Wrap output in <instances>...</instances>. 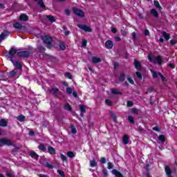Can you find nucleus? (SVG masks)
Returning a JSON list of instances; mask_svg holds the SVG:
<instances>
[{
    "label": "nucleus",
    "mask_w": 177,
    "mask_h": 177,
    "mask_svg": "<svg viewBox=\"0 0 177 177\" xmlns=\"http://www.w3.org/2000/svg\"><path fill=\"white\" fill-rule=\"evenodd\" d=\"M43 41L46 46V48H48L49 49H50V48H52V37H49V36H44L43 37Z\"/></svg>",
    "instance_id": "f257e3e1"
},
{
    "label": "nucleus",
    "mask_w": 177,
    "mask_h": 177,
    "mask_svg": "<svg viewBox=\"0 0 177 177\" xmlns=\"http://www.w3.org/2000/svg\"><path fill=\"white\" fill-rule=\"evenodd\" d=\"M16 53H17V50L15 47H12L8 52V57H10L12 63H15V59H13V57Z\"/></svg>",
    "instance_id": "f03ea898"
},
{
    "label": "nucleus",
    "mask_w": 177,
    "mask_h": 177,
    "mask_svg": "<svg viewBox=\"0 0 177 177\" xmlns=\"http://www.w3.org/2000/svg\"><path fill=\"white\" fill-rule=\"evenodd\" d=\"M50 95L55 96V97H59L62 95V92L57 88H52L49 90Z\"/></svg>",
    "instance_id": "7ed1b4c3"
},
{
    "label": "nucleus",
    "mask_w": 177,
    "mask_h": 177,
    "mask_svg": "<svg viewBox=\"0 0 177 177\" xmlns=\"http://www.w3.org/2000/svg\"><path fill=\"white\" fill-rule=\"evenodd\" d=\"M7 145V146H14L12 143V141L8 138H1L0 139V147L2 146Z\"/></svg>",
    "instance_id": "20e7f679"
},
{
    "label": "nucleus",
    "mask_w": 177,
    "mask_h": 177,
    "mask_svg": "<svg viewBox=\"0 0 177 177\" xmlns=\"http://www.w3.org/2000/svg\"><path fill=\"white\" fill-rule=\"evenodd\" d=\"M17 55L19 57L27 58V57H30V55H31V52L28 50L19 51L17 53Z\"/></svg>",
    "instance_id": "39448f33"
},
{
    "label": "nucleus",
    "mask_w": 177,
    "mask_h": 177,
    "mask_svg": "<svg viewBox=\"0 0 177 177\" xmlns=\"http://www.w3.org/2000/svg\"><path fill=\"white\" fill-rule=\"evenodd\" d=\"M73 13H75L76 16H79V17H84L85 13H84V11H82V10L74 7L73 8Z\"/></svg>",
    "instance_id": "423d86ee"
},
{
    "label": "nucleus",
    "mask_w": 177,
    "mask_h": 177,
    "mask_svg": "<svg viewBox=\"0 0 177 177\" xmlns=\"http://www.w3.org/2000/svg\"><path fill=\"white\" fill-rule=\"evenodd\" d=\"M151 74H152V77L153 78H157V77H160L162 81H164L165 78L164 76L162 75V74H161V73L160 72H156L153 70H151Z\"/></svg>",
    "instance_id": "0eeeda50"
},
{
    "label": "nucleus",
    "mask_w": 177,
    "mask_h": 177,
    "mask_svg": "<svg viewBox=\"0 0 177 177\" xmlns=\"http://www.w3.org/2000/svg\"><path fill=\"white\" fill-rule=\"evenodd\" d=\"M77 27L79 28H81V30H83V31H86L88 32H91V31H92V29H91V28L86 26V25L77 24Z\"/></svg>",
    "instance_id": "6e6552de"
},
{
    "label": "nucleus",
    "mask_w": 177,
    "mask_h": 177,
    "mask_svg": "<svg viewBox=\"0 0 177 177\" xmlns=\"http://www.w3.org/2000/svg\"><path fill=\"white\" fill-rule=\"evenodd\" d=\"M9 35H10V32L8 30H4L0 35V41H3V39L6 38V37H9Z\"/></svg>",
    "instance_id": "1a4fd4ad"
},
{
    "label": "nucleus",
    "mask_w": 177,
    "mask_h": 177,
    "mask_svg": "<svg viewBox=\"0 0 177 177\" xmlns=\"http://www.w3.org/2000/svg\"><path fill=\"white\" fill-rule=\"evenodd\" d=\"M114 46V43L111 40H108L105 42V48L106 49H113V47Z\"/></svg>",
    "instance_id": "9d476101"
},
{
    "label": "nucleus",
    "mask_w": 177,
    "mask_h": 177,
    "mask_svg": "<svg viewBox=\"0 0 177 177\" xmlns=\"http://www.w3.org/2000/svg\"><path fill=\"white\" fill-rule=\"evenodd\" d=\"M165 171L167 177H172V176H171L172 174V170L171 169V167H169V166H166L165 167Z\"/></svg>",
    "instance_id": "9b49d317"
},
{
    "label": "nucleus",
    "mask_w": 177,
    "mask_h": 177,
    "mask_svg": "<svg viewBox=\"0 0 177 177\" xmlns=\"http://www.w3.org/2000/svg\"><path fill=\"white\" fill-rule=\"evenodd\" d=\"M8 122L9 121L6 119L2 118L0 120V127H3V128H5L6 127H8Z\"/></svg>",
    "instance_id": "f8f14e48"
},
{
    "label": "nucleus",
    "mask_w": 177,
    "mask_h": 177,
    "mask_svg": "<svg viewBox=\"0 0 177 177\" xmlns=\"http://www.w3.org/2000/svg\"><path fill=\"white\" fill-rule=\"evenodd\" d=\"M19 20L21 21H28V17L26 14H21L19 15Z\"/></svg>",
    "instance_id": "ddd939ff"
},
{
    "label": "nucleus",
    "mask_w": 177,
    "mask_h": 177,
    "mask_svg": "<svg viewBox=\"0 0 177 177\" xmlns=\"http://www.w3.org/2000/svg\"><path fill=\"white\" fill-rule=\"evenodd\" d=\"M48 153H49V154H50L51 156H55V154H56V150L55 149V148H53V147L48 146Z\"/></svg>",
    "instance_id": "4468645a"
},
{
    "label": "nucleus",
    "mask_w": 177,
    "mask_h": 177,
    "mask_svg": "<svg viewBox=\"0 0 177 177\" xmlns=\"http://www.w3.org/2000/svg\"><path fill=\"white\" fill-rule=\"evenodd\" d=\"M29 156H30V157H32V158H34L35 160H38V158H39V156L37 154V153H35V151H30L29 152Z\"/></svg>",
    "instance_id": "2eb2a0df"
},
{
    "label": "nucleus",
    "mask_w": 177,
    "mask_h": 177,
    "mask_svg": "<svg viewBox=\"0 0 177 177\" xmlns=\"http://www.w3.org/2000/svg\"><path fill=\"white\" fill-rule=\"evenodd\" d=\"M112 174H113V175H115V176H116V177H124L122 174H121V172H120L117 169L112 170Z\"/></svg>",
    "instance_id": "dca6fc26"
},
{
    "label": "nucleus",
    "mask_w": 177,
    "mask_h": 177,
    "mask_svg": "<svg viewBox=\"0 0 177 177\" xmlns=\"http://www.w3.org/2000/svg\"><path fill=\"white\" fill-rule=\"evenodd\" d=\"M111 93H113V95H122V93L120 91L119 89L115 88H111Z\"/></svg>",
    "instance_id": "f3484780"
},
{
    "label": "nucleus",
    "mask_w": 177,
    "mask_h": 177,
    "mask_svg": "<svg viewBox=\"0 0 177 177\" xmlns=\"http://www.w3.org/2000/svg\"><path fill=\"white\" fill-rule=\"evenodd\" d=\"M13 27L17 30H21V28H23V25L19 22H15L13 24Z\"/></svg>",
    "instance_id": "a211bd4d"
},
{
    "label": "nucleus",
    "mask_w": 177,
    "mask_h": 177,
    "mask_svg": "<svg viewBox=\"0 0 177 177\" xmlns=\"http://www.w3.org/2000/svg\"><path fill=\"white\" fill-rule=\"evenodd\" d=\"M118 79L120 82H124V81H125V73L124 71L120 73Z\"/></svg>",
    "instance_id": "6ab92c4d"
},
{
    "label": "nucleus",
    "mask_w": 177,
    "mask_h": 177,
    "mask_svg": "<svg viewBox=\"0 0 177 177\" xmlns=\"http://www.w3.org/2000/svg\"><path fill=\"white\" fill-rule=\"evenodd\" d=\"M151 15H152V16H153V17L158 19V12H157V10H156V9L152 8L151 10Z\"/></svg>",
    "instance_id": "aec40b11"
},
{
    "label": "nucleus",
    "mask_w": 177,
    "mask_h": 177,
    "mask_svg": "<svg viewBox=\"0 0 177 177\" xmlns=\"http://www.w3.org/2000/svg\"><path fill=\"white\" fill-rule=\"evenodd\" d=\"M102 62V59L96 57H92V63L94 64H96L97 63H100Z\"/></svg>",
    "instance_id": "412c9836"
},
{
    "label": "nucleus",
    "mask_w": 177,
    "mask_h": 177,
    "mask_svg": "<svg viewBox=\"0 0 177 177\" xmlns=\"http://www.w3.org/2000/svg\"><path fill=\"white\" fill-rule=\"evenodd\" d=\"M122 142L124 145H128V143H129V137L127 135H124L122 138Z\"/></svg>",
    "instance_id": "4be33fe9"
},
{
    "label": "nucleus",
    "mask_w": 177,
    "mask_h": 177,
    "mask_svg": "<svg viewBox=\"0 0 177 177\" xmlns=\"http://www.w3.org/2000/svg\"><path fill=\"white\" fill-rule=\"evenodd\" d=\"M134 66L138 70H140V68H142V65L140 64V62H139V61L136 59L134 60Z\"/></svg>",
    "instance_id": "5701e85b"
},
{
    "label": "nucleus",
    "mask_w": 177,
    "mask_h": 177,
    "mask_svg": "<svg viewBox=\"0 0 177 177\" xmlns=\"http://www.w3.org/2000/svg\"><path fill=\"white\" fill-rule=\"evenodd\" d=\"M46 17L49 20V21H50V23H55V21H56V19H55L53 15H46Z\"/></svg>",
    "instance_id": "b1692460"
},
{
    "label": "nucleus",
    "mask_w": 177,
    "mask_h": 177,
    "mask_svg": "<svg viewBox=\"0 0 177 177\" xmlns=\"http://www.w3.org/2000/svg\"><path fill=\"white\" fill-rule=\"evenodd\" d=\"M153 63H157L158 64H162V59H161L160 56H158L155 57V62Z\"/></svg>",
    "instance_id": "393cba45"
},
{
    "label": "nucleus",
    "mask_w": 177,
    "mask_h": 177,
    "mask_svg": "<svg viewBox=\"0 0 177 177\" xmlns=\"http://www.w3.org/2000/svg\"><path fill=\"white\" fill-rule=\"evenodd\" d=\"M153 4H154V6L156 8H157L158 9H159V10H162V7H161V6L160 5V3L158 2V1L157 0H155L153 1Z\"/></svg>",
    "instance_id": "a878e982"
},
{
    "label": "nucleus",
    "mask_w": 177,
    "mask_h": 177,
    "mask_svg": "<svg viewBox=\"0 0 177 177\" xmlns=\"http://www.w3.org/2000/svg\"><path fill=\"white\" fill-rule=\"evenodd\" d=\"M79 107H80V110L81 112V116L82 117V113H85V111H86V109L85 108V106H84L82 104H80Z\"/></svg>",
    "instance_id": "bb28decb"
},
{
    "label": "nucleus",
    "mask_w": 177,
    "mask_h": 177,
    "mask_svg": "<svg viewBox=\"0 0 177 177\" xmlns=\"http://www.w3.org/2000/svg\"><path fill=\"white\" fill-rule=\"evenodd\" d=\"M17 120L20 121V122H24V121H26V116L20 115L17 118Z\"/></svg>",
    "instance_id": "cd10ccee"
},
{
    "label": "nucleus",
    "mask_w": 177,
    "mask_h": 177,
    "mask_svg": "<svg viewBox=\"0 0 177 177\" xmlns=\"http://www.w3.org/2000/svg\"><path fill=\"white\" fill-rule=\"evenodd\" d=\"M13 64L17 68H18L19 70H21L22 66H21V64H20L19 61H15V62L14 61Z\"/></svg>",
    "instance_id": "c85d7f7f"
},
{
    "label": "nucleus",
    "mask_w": 177,
    "mask_h": 177,
    "mask_svg": "<svg viewBox=\"0 0 177 177\" xmlns=\"http://www.w3.org/2000/svg\"><path fill=\"white\" fill-rule=\"evenodd\" d=\"M90 167H91V168H93V167H97V162L95 159H93L90 162Z\"/></svg>",
    "instance_id": "c756f323"
},
{
    "label": "nucleus",
    "mask_w": 177,
    "mask_h": 177,
    "mask_svg": "<svg viewBox=\"0 0 177 177\" xmlns=\"http://www.w3.org/2000/svg\"><path fill=\"white\" fill-rule=\"evenodd\" d=\"M66 156H68V157L70 158H74V157H75V153H74L73 151H68L66 153Z\"/></svg>",
    "instance_id": "7c9ffc66"
},
{
    "label": "nucleus",
    "mask_w": 177,
    "mask_h": 177,
    "mask_svg": "<svg viewBox=\"0 0 177 177\" xmlns=\"http://www.w3.org/2000/svg\"><path fill=\"white\" fill-rule=\"evenodd\" d=\"M38 149H40L41 151H46V147L43 144H41L38 146Z\"/></svg>",
    "instance_id": "2f4dec72"
},
{
    "label": "nucleus",
    "mask_w": 177,
    "mask_h": 177,
    "mask_svg": "<svg viewBox=\"0 0 177 177\" xmlns=\"http://www.w3.org/2000/svg\"><path fill=\"white\" fill-rule=\"evenodd\" d=\"M38 5L40 6V8L44 9L45 8V3H44L43 0H39L38 1Z\"/></svg>",
    "instance_id": "473e14b6"
},
{
    "label": "nucleus",
    "mask_w": 177,
    "mask_h": 177,
    "mask_svg": "<svg viewBox=\"0 0 177 177\" xmlns=\"http://www.w3.org/2000/svg\"><path fill=\"white\" fill-rule=\"evenodd\" d=\"M128 120H129L130 124H135V119L133 118L132 115H129Z\"/></svg>",
    "instance_id": "72a5a7b5"
},
{
    "label": "nucleus",
    "mask_w": 177,
    "mask_h": 177,
    "mask_svg": "<svg viewBox=\"0 0 177 177\" xmlns=\"http://www.w3.org/2000/svg\"><path fill=\"white\" fill-rule=\"evenodd\" d=\"M162 35H163L165 39H166V41H168L170 38L169 35L168 33H167V32H163Z\"/></svg>",
    "instance_id": "f704fd0d"
},
{
    "label": "nucleus",
    "mask_w": 177,
    "mask_h": 177,
    "mask_svg": "<svg viewBox=\"0 0 177 177\" xmlns=\"http://www.w3.org/2000/svg\"><path fill=\"white\" fill-rule=\"evenodd\" d=\"M111 117L113 118L114 122H118L117 120V116H115V114L114 113H111Z\"/></svg>",
    "instance_id": "c9c22d12"
},
{
    "label": "nucleus",
    "mask_w": 177,
    "mask_h": 177,
    "mask_svg": "<svg viewBox=\"0 0 177 177\" xmlns=\"http://www.w3.org/2000/svg\"><path fill=\"white\" fill-rule=\"evenodd\" d=\"M158 139L160 142H162V143H164V142H165V136L160 135Z\"/></svg>",
    "instance_id": "e433bc0d"
},
{
    "label": "nucleus",
    "mask_w": 177,
    "mask_h": 177,
    "mask_svg": "<svg viewBox=\"0 0 177 177\" xmlns=\"http://www.w3.org/2000/svg\"><path fill=\"white\" fill-rule=\"evenodd\" d=\"M38 50L41 53H44V52H45L46 50V49L44 46H40L38 47Z\"/></svg>",
    "instance_id": "4c0bfd02"
},
{
    "label": "nucleus",
    "mask_w": 177,
    "mask_h": 177,
    "mask_svg": "<svg viewBox=\"0 0 177 177\" xmlns=\"http://www.w3.org/2000/svg\"><path fill=\"white\" fill-rule=\"evenodd\" d=\"M64 109L65 110H68V111H71L72 110L71 105H70L68 103L66 104Z\"/></svg>",
    "instance_id": "58836bf2"
},
{
    "label": "nucleus",
    "mask_w": 177,
    "mask_h": 177,
    "mask_svg": "<svg viewBox=\"0 0 177 177\" xmlns=\"http://www.w3.org/2000/svg\"><path fill=\"white\" fill-rule=\"evenodd\" d=\"M71 133H73V135H75L77 133V129H75V127L73 125L71 126Z\"/></svg>",
    "instance_id": "ea45409f"
},
{
    "label": "nucleus",
    "mask_w": 177,
    "mask_h": 177,
    "mask_svg": "<svg viewBox=\"0 0 177 177\" xmlns=\"http://www.w3.org/2000/svg\"><path fill=\"white\" fill-rule=\"evenodd\" d=\"M148 59L149 62H152L153 63L156 62V57H154L153 55H149Z\"/></svg>",
    "instance_id": "a19ab883"
},
{
    "label": "nucleus",
    "mask_w": 177,
    "mask_h": 177,
    "mask_svg": "<svg viewBox=\"0 0 177 177\" xmlns=\"http://www.w3.org/2000/svg\"><path fill=\"white\" fill-rule=\"evenodd\" d=\"M59 48L62 49V50H64L66 49V44H64L63 42L60 43Z\"/></svg>",
    "instance_id": "79ce46f5"
},
{
    "label": "nucleus",
    "mask_w": 177,
    "mask_h": 177,
    "mask_svg": "<svg viewBox=\"0 0 177 177\" xmlns=\"http://www.w3.org/2000/svg\"><path fill=\"white\" fill-rule=\"evenodd\" d=\"M66 93H68V95H71V93H73V89L71 87L66 88Z\"/></svg>",
    "instance_id": "37998d69"
},
{
    "label": "nucleus",
    "mask_w": 177,
    "mask_h": 177,
    "mask_svg": "<svg viewBox=\"0 0 177 177\" xmlns=\"http://www.w3.org/2000/svg\"><path fill=\"white\" fill-rule=\"evenodd\" d=\"M105 103L107 106H113V102L110 100H106Z\"/></svg>",
    "instance_id": "c03bdc74"
},
{
    "label": "nucleus",
    "mask_w": 177,
    "mask_h": 177,
    "mask_svg": "<svg viewBox=\"0 0 177 177\" xmlns=\"http://www.w3.org/2000/svg\"><path fill=\"white\" fill-rule=\"evenodd\" d=\"M57 174H59V175H60V176H62V177L66 176L64 171H63L62 170H57Z\"/></svg>",
    "instance_id": "a18cd8bd"
},
{
    "label": "nucleus",
    "mask_w": 177,
    "mask_h": 177,
    "mask_svg": "<svg viewBox=\"0 0 177 177\" xmlns=\"http://www.w3.org/2000/svg\"><path fill=\"white\" fill-rule=\"evenodd\" d=\"M131 113H133V114H136L138 115L139 113V110H138L136 108H133L131 110Z\"/></svg>",
    "instance_id": "49530a36"
},
{
    "label": "nucleus",
    "mask_w": 177,
    "mask_h": 177,
    "mask_svg": "<svg viewBox=\"0 0 177 177\" xmlns=\"http://www.w3.org/2000/svg\"><path fill=\"white\" fill-rule=\"evenodd\" d=\"M46 167L47 168H49L50 169H53V168H54L53 165L49 164V162H48L46 163Z\"/></svg>",
    "instance_id": "de8ad7c7"
},
{
    "label": "nucleus",
    "mask_w": 177,
    "mask_h": 177,
    "mask_svg": "<svg viewBox=\"0 0 177 177\" xmlns=\"http://www.w3.org/2000/svg\"><path fill=\"white\" fill-rule=\"evenodd\" d=\"M136 74L138 80H142V73H140V72H136Z\"/></svg>",
    "instance_id": "09e8293b"
},
{
    "label": "nucleus",
    "mask_w": 177,
    "mask_h": 177,
    "mask_svg": "<svg viewBox=\"0 0 177 177\" xmlns=\"http://www.w3.org/2000/svg\"><path fill=\"white\" fill-rule=\"evenodd\" d=\"M65 77H67V78H69V80H73V75H71L70 73H66Z\"/></svg>",
    "instance_id": "8fccbe9b"
},
{
    "label": "nucleus",
    "mask_w": 177,
    "mask_h": 177,
    "mask_svg": "<svg viewBox=\"0 0 177 177\" xmlns=\"http://www.w3.org/2000/svg\"><path fill=\"white\" fill-rule=\"evenodd\" d=\"M61 159L62 161H66V162H67V157L64 154H61Z\"/></svg>",
    "instance_id": "3c124183"
},
{
    "label": "nucleus",
    "mask_w": 177,
    "mask_h": 177,
    "mask_svg": "<svg viewBox=\"0 0 177 177\" xmlns=\"http://www.w3.org/2000/svg\"><path fill=\"white\" fill-rule=\"evenodd\" d=\"M120 32H121L122 35H123L124 37H127V35L128 34V32H127L122 29L120 30Z\"/></svg>",
    "instance_id": "603ef678"
},
{
    "label": "nucleus",
    "mask_w": 177,
    "mask_h": 177,
    "mask_svg": "<svg viewBox=\"0 0 177 177\" xmlns=\"http://www.w3.org/2000/svg\"><path fill=\"white\" fill-rule=\"evenodd\" d=\"M131 37H132V40L133 41H135L136 39V32H133L131 33Z\"/></svg>",
    "instance_id": "864d4df0"
},
{
    "label": "nucleus",
    "mask_w": 177,
    "mask_h": 177,
    "mask_svg": "<svg viewBox=\"0 0 177 177\" xmlns=\"http://www.w3.org/2000/svg\"><path fill=\"white\" fill-rule=\"evenodd\" d=\"M133 102L132 101H127V107H132Z\"/></svg>",
    "instance_id": "5fc2aeb1"
},
{
    "label": "nucleus",
    "mask_w": 177,
    "mask_h": 177,
    "mask_svg": "<svg viewBox=\"0 0 177 177\" xmlns=\"http://www.w3.org/2000/svg\"><path fill=\"white\" fill-rule=\"evenodd\" d=\"M19 150H20V147H16L15 148H14L12 151V153H17V151H19Z\"/></svg>",
    "instance_id": "6e6d98bb"
},
{
    "label": "nucleus",
    "mask_w": 177,
    "mask_h": 177,
    "mask_svg": "<svg viewBox=\"0 0 177 177\" xmlns=\"http://www.w3.org/2000/svg\"><path fill=\"white\" fill-rule=\"evenodd\" d=\"M113 163H111V162H108V167H107V168H108V169H113Z\"/></svg>",
    "instance_id": "4d7b16f0"
},
{
    "label": "nucleus",
    "mask_w": 177,
    "mask_h": 177,
    "mask_svg": "<svg viewBox=\"0 0 177 177\" xmlns=\"http://www.w3.org/2000/svg\"><path fill=\"white\" fill-rule=\"evenodd\" d=\"M100 162H102V164H106V158L104 157L101 158Z\"/></svg>",
    "instance_id": "13d9d810"
},
{
    "label": "nucleus",
    "mask_w": 177,
    "mask_h": 177,
    "mask_svg": "<svg viewBox=\"0 0 177 177\" xmlns=\"http://www.w3.org/2000/svg\"><path fill=\"white\" fill-rule=\"evenodd\" d=\"M86 44H88V41L86 39L82 40V46L84 48L86 46Z\"/></svg>",
    "instance_id": "bf43d9fd"
},
{
    "label": "nucleus",
    "mask_w": 177,
    "mask_h": 177,
    "mask_svg": "<svg viewBox=\"0 0 177 177\" xmlns=\"http://www.w3.org/2000/svg\"><path fill=\"white\" fill-rule=\"evenodd\" d=\"M144 35L147 36V35H150V32L149 31V30L145 29L144 31Z\"/></svg>",
    "instance_id": "052dcab7"
},
{
    "label": "nucleus",
    "mask_w": 177,
    "mask_h": 177,
    "mask_svg": "<svg viewBox=\"0 0 177 177\" xmlns=\"http://www.w3.org/2000/svg\"><path fill=\"white\" fill-rule=\"evenodd\" d=\"M153 131H156V132H160V127H154L152 128Z\"/></svg>",
    "instance_id": "680f3d73"
},
{
    "label": "nucleus",
    "mask_w": 177,
    "mask_h": 177,
    "mask_svg": "<svg viewBox=\"0 0 177 177\" xmlns=\"http://www.w3.org/2000/svg\"><path fill=\"white\" fill-rule=\"evenodd\" d=\"M111 32L115 34L117 32V29L115 27H112L111 29Z\"/></svg>",
    "instance_id": "e2e57ef3"
},
{
    "label": "nucleus",
    "mask_w": 177,
    "mask_h": 177,
    "mask_svg": "<svg viewBox=\"0 0 177 177\" xmlns=\"http://www.w3.org/2000/svg\"><path fill=\"white\" fill-rule=\"evenodd\" d=\"M65 13H66V16H70L71 12L70 11V10L66 9V10H65Z\"/></svg>",
    "instance_id": "0e129e2a"
},
{
    "label": "nucleus",
    "mask_w": 177,
    "mask_h": 177,
    "mask_svg": "<svg viewBox=\"0 0 177 177\" xmlns=\"http://www.w3.org/2000/svg\"><path fill=\"white\" fill-rule=\"evenodd\" d=\"M138 132H144L145 129L143 128H142V127L139 126L138 128Z\"/></svg>",
    "instance_id": "69168bd1"
},
{
    "label": "nucleus",
    "mask_w": 177,
    "mask_h": 177,
    "mask_svg": "<svg viewBox=\"0 0 177 177\" xmlns=\"http://www.w3.org/2000/svg\"><path fill=\"white\" fill-rule=\"evenodd\" d=\"M16 74H17V72H16V71H12L10 72V75H12V77H15Z\"/></svg>",
    "instance_id": "338daca9"
},
{
    "label": "nucleus",
    "mask_w": 177,
    "mask_h": 177,
    "mask_svg": "<svg viewBox=\"0 0 177 177\" xmlns=\"http://www.w3.org/2000/svg\"><path fill=\"white\" fill-rule=\"evenodd\" d=\"M168 66L169 67H170V68H175V64H171V63L168 64Z\"/></svg>",
    "instance_id": "774afa93"
}]
</instances>
